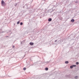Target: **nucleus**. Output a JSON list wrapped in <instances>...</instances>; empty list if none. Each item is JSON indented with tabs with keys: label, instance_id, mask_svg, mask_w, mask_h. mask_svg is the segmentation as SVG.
<instances>
[{
	"label": "nucleus",
	"instance_id": "f257e3e1",
	"mask_svg": "<svg viewBox=\"0 0 79 79\" xmlns=\"http://www.w3.org/2000/svg\"><path fill=\"white\" fill-rule=\"evenodd\" d=\"M1 4L2 6H4L6 5V3L5 2H4V1L3 0H2L1 2Z\"/></svg>",
	"mask_w": 79,
	"mask_h": 79
},
{
	"label": "nucleus",
	"instance_id": "f03ea898",
	"mask_svg": "<svg viewBox=\"0 0 79 79\" xmlns=\"http://www.w3.org/2000/svg\"><path fill=\"white\" fill-rule=\"evenodd\" d=\"M29 44H30V45H33L34 44L33 43L31 42L29 43Z\"/></svg>",
	"mask_w": 79,
	"mask_h": 79
},
{
	"label": "nucleus",
	"instance_id": "7ed1b4c3",
	"mask_svg": "<svg viewBox=\"0 0 79 79\" xmlns=\"http://www.w3.org/2000/svg\"><path fill=\"white\" fill-rule=\"evenodd\" d=\"M52 21V19L51 18H49L48 19V21L51 22Z\"/></svg>",
	"mask_w": 79,
	"mask_h": 79
},
{
	"label": "nucleus",
	"instance_id": "20e7f679",
	"mask_svg": "<svg viewBox=\"0 0 79 79\" xmlns=\"http://www.w3.org/2000/svg\"><path fill=\"white\" fill-rule=\"evenodd\" d=\"M65 64H68L69 63V62H68V61H66L65 62Z\"/></svg>",
	"mask_w": 79,
	"mask_h": 79
},
{
	"label": "nucleus",
	"instance_id": "39448f33",
	"mask_svg": "<svg viewBox=\"0 0 79 79\" xmlns=\"http://www.w3.org/2000/svg\"><path fill=\"white\" fill-rule=\"evenodd\" d=\"M71 21L72 22H73L74 21V20L73 19H72V20H71Z\"/></svg>",
	"mask_w": 79,
	"mask_h": 79
},
{
	"label": "nucleus",
	"instance_id": "423d86ee",
	"mask_svg": "<svg viewBox=\"0 0 79 79\" xmlns=\"http://www.w3.org/2000/svg\"><path fill=\"white\" fill-rule=\"evenodd\" d=\"M75 78V79H77L78 78V76H76L74 77Z\"/></svg>",
	"mask_w": 79,
	"mask_h": 79
},
{
	"label": "nucleus",
	"instance_id": "0eeeda50",
	"mask_svg": "<svg viewBox=\"0 0 79 79\" xmlns=\"http://www.w3.org/2000/svg\"><path fill=\"white\" fill-rule=\"evenodd\" d=\"M48 70V69L47 68H45V70L46 71H47Z\"/></svg>",
	"mask_w": 79,
	"mask_h": 79
},
{
	"label": "nucleus",
	"instance_id": "6e6552de",
	"mask_svg": "<svg viewBox=\"0 0 79 79\" xmlns=\"http://www.w3.org/2000/svg\"><path fill=\"white\" fill-rule=\"evenodd\" d=\"M19 23H20V21H19L17 23V24H19Z\"/></svg>",
	"mask_w": 79,
	"mask_h": 79
},
{
	"label": "nucleus",
	"instance_id": "1a4fd4ad",
	"mask_svg": "<svg viewBox=\"0 0 79 79\" xmlns=\"http://www.w3.org/2000/svg\"><path fill=\"white\" fill-rule=\"evenodd\" d=\"M72 66L73 67H76V65H73V66Z\"/></svg>",
	"mask_w": 79,
	"mask_h": 79
},
{
	"label": "nucleus",
	"instance_id": "9d476101",
	"mask_svg": "<svg viewBox=\"0 0 79 79\" xmlns=\"http://www.w3.org/2000/svg\"><path fill=\"white\" fill-rule=\"evenodd\" d=\"M73 66H70V68L71 69H72L73 68Z\"/></svg>",
	"mask_w": 79,
	"mask_h": 79
},
{
	"label": "nucleus",
	"instance_id": "9b49d317",
	"mask_svg": "<svg viewBox=\"0 0 79 79\" xmlns=\"http://www.w3.org/2000/svg\"><path fill=\"white\" fill-rule=\"evenodd\" d=\"M76 64H77V65H78L79 64V63H78V62H77V63H76Z\"/></svg>",
	"mask_w": 79,
	"mask_h": 79
},
{
	"label": "nucleus",
	"instance_id": "f8f14e48",
	"mask_svg": "<svg viewBox=\"0 0 79 79\" xmlns=\"http://www.w3.org/2000/svg\"><path fill=\"white\" fill-rule=\"evenodd\" d=\"M20 25H23V23H20Z\"/></svg>",
	"mask_w": 79,
	"mask_h": 79
},
{
	"label": "nucleus",
	"instance_id": "ddd939ff",
	"mask_svg": "<svg viewBox=\"0 0 79 79\" xmlns=\"http://www.w3.org/2000/svg\"><path fill=\"white\" fill-rule=\"evenodd\" d=\"M23 70H26V68H23Z\"/></svg>",
	"mask_w": 79,
	"mask_h": 79
},
{
	"label": "nucleus",
	"instance_id": "4468645a",
	"mask_svg": "<svg viewBox=\"0 0 79 79\" xmlns=\"http://www.w3.org/2000/svg\"><path fill=\"white\" fill-rule=\"evenodd\" d=\"M57 41H58V40H55V42L56 43V42H57Z\"/></svg>",
	"mask_w": 79,
	"mask_h": 79
},
{
	"label": "nucleus",
	"instance_id": "2eb2a0df",
	"mask_svg": "<svg viewBox=\"0 0 79 79\" xmlns=\"http://www.w3.org/2000/svg\"><path fill=\"white\" fill-rule=\"evenodd\" d=\"M15 48V46H12V48Z\"/></svg>",
	"mask_w": 79,
	"mask_h": 79
},
{
	"label": "nucleus",
	"instance_id": "dca6fc26",
	"mask_svg": "<svg viewBox=\"0 0 79 79\" xmlns=\"http://www.w3.org/2000/svg\"><path fill=\"white\" fill-rule=\"evenodd\" d=\"M25 8V6H23V8Z\"/></svg>",
	"mask_w": 79,
	"mask_h": 79
},
{
	"label": "nucleus",
	"instance_id": "f3484780",
	"mask_svg": "<svg viewBox=\"0 0 79 79\" xmlns=\"http://www.w3.org/2000/svg\"><path fill=\"white\" fill-rule=\"evenodd\" d=\"M4 31H2V33H4Z\"/></svg>",
	"mask_w": 79,
	"mask_h": 79
},
{
	"label": "nucleus",
	"instance_id": "a211bd4d",
	"mask_svg": "<svg viewBox=\"0 0 79 79\" xmlns=\"http://www.w3.org/2000/svg\"><path fill=\"white\" fill-rule=\"evenodd\" d=\"M50 62V61H49V62H47V63H49V62Z\"/></svg>",
	"mask_w": 79,
	"mask_h": 79
},
{
	"label": "nucleus",
	"instance_id": "6ab92c4d",
	"mask_svg": "<svg viewBox=\"0 0 79 79\" xmlns=\"http://www.w3.org/2000/svg\"><path fill=\"white\" fill-rule=\"evenodd\" d=\"M6 37H8V36H6Z\"/></svg>",
	"mask_w": 79,
	"mask_h": 79
}]
</instances>
